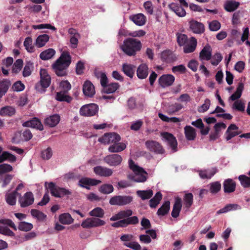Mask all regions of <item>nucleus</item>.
Masks as SVG:
<instances>
[{
    "instance_id": "1",
    "label": "nucleus",
    "mask_w": 250,
    "mask_h": 250,
    "mask_svg": "<svg viewBox=\"0 0 250 250\" xmlns=\"http://www.w3.org/2000/svg\"><path fill=\"white\" fill-rule=\"evenodd\" d=\"M89 215L93 217L87 218L83 221L81 226L84 229H90L104 226L106 223L100 218L104 215V210L100 207H96L89 212Z\"/></svg>"
},
{
    "instance_id": "2",
    "label": "nucleus",
    "mask_w": 250,
    "mask_h": 250,
    "mask_svg": "<svg viewBox=\"0 0 250 250\" xmlns=\"http://www.w3.org/2000/svg\"><path fill=\"white\" fill-rule=\"evenodd\" d=\"M71 63V57L68 51H63L60 57L52 65L55 74L59 77L67 75V70Z\"/></svg>"
},
{
    "instance_id": "3",
    "label": "nucleus",
    "mask_w": 250,
    "mask_h": 250,
    "mask_svg": "<svg viewBox=\"0 0 250 250\" xmlns=\"http://www.w3.org/2000/svg\"><path fill=\"white\" fill-rule=\"evenodd\" d=\"M142 47L140 41L133 38H128L124 40L121 49L127 56H134L141 50Z\"/></svg>"
},
{
    "instance_id": "4",
    "label": "nucleus",
    "mask_w": 250,
    "mask_h": 250,
    "mask_svg": "<svg viewBox=\"0 0 250 250\" xmlns=\"http://www.w3.org/2000/svg\"><path fill=\"white\" fill-rule=\"evenodd\" d=\"M129 167L134 174L128 175V178L135 182L144 183L147 180V173L142 168L136 165L132 159L128 161Z\"/></svg>"
},
{
    "instance_id": "5",
    "label": "nucleus",
    "mask_w": 250,
    "mask_h": 250,
    "mask_svg": "<svg viewBox=\"0 0 250 250\" xmlns=\"http://www.w3.org/2000/svg\"><path fill=\"white\" fill-rule=\"evenodd\" d=\"M46 188L49 190L52 196L56 198H63L71 195L72 192L69 189L57 186L53 182L45 183Z\"/></svg>"
},
{
    "instance_id": "6",
    "label": "nucleus",
    "mask_w": 250,
    "mask_h": 250,
    "mask_svg": "<svg viewBox=\"0 0 250 250\" xmlns=\"http://www.w3.org/2000/svg\"><path fill=\"white\" fill-rule=\"evenodd\" d=\"M41 80L40 84H37L36 85V88L37 90L40 91L39 87L41 86L43 89L42 92L45 91V89L48 87L51 83V77L48 74L47 71L45 69H41L40 70Z\"/></svg>"
},
{
    "instance_id": "7",
    "label": "nucleus",
    "mask_w": 250,
    "mask_h": 250,
    "mask_svg": "<svg viewBox=\"0 0 250 250\" xmlns=\"http://www.w3.org/2000/svg\"><path fill=\"white\" fill-rule=\"evenodd\" d=\"M121 140L120 136L116 133H106L98 139V141L104 145L113 144Z\"/></svg>"
},
{
    "instance_id": "8",
    "label": "nucleus",
    "mask_w": 250,
    "mask_h": 250,
    "mask_svg": "<svg viewBox=\"0 0 250 250\" xmlns=\"http://www.w3.org/2000/svg\"><path fill=\"white\" fill-rule=\"evenodd\" d=\"M133 197L131 196L117 195L112 197L109 200V204L114 206H125L131 203Z\"/></svg>"
},
{
    "instance_id": "9",
    "label": "nucleus",
    "mask_w": 250,
    "mask_h": 250,
    "mask_svg": "<svg viewBox=\"0 0 250 250\" xmlns=\"http://www.w3.org/2000/svg\"><path fill=\"white\" fill-rule=\"evenodd\" d=\"M98 106L95 104L83 105L80 109V114L83 116H93L98 111Z\"/></svg>"
},
{
    "instance_id": "10",
    "label": "nucleus",
    "mask_w": 250,
    "mask_h": 250,
    "mask_svg": "<svg viewBox=\"0 0 250 250\" xmlns=\"http://www.w3.org/2000/svg\"><path fill=\"white\" fill-rule=\"evenodd\" d=\"M162 139L171 147L173 152L177 151V142L173 134L167 132L161 133Z\"/></svg>"
},
{
    "instance_id": "11",
    "label": "nucleus",
    "mask_w": 250,
    "mask_h": 250,
    "mask_svg": "<svg viewBox=\"0 0 250 250\" xmlns=\"http://www.w3.org/2000/svg\"><path fill=\"white\" fill-rule=\"evenodd\" d=\"M123 157L118 154H109L104 158V161L111 167H117L121 165Z\"/></svg>"
},
{
    "instance_id": "12",
    "label": "nucleus",
    "mask_w": 250,
    "mask_h": 250,
    "mask_svg": "<svg viewBox=\"0 0 250 250\" xmlns=\"http://www.w3.org/2000/svg\"><path fill=\"white\" fill-rule=\"evenodd\" d=\"M20 197L19 202L21 208H25L28 207L34 203V197L33 194L31 191L26 192L23 196L19 194Z\"/></svg>"
},
{
    "instance_id": "13",
    "label": "nucleus",
    "mask_w": 250,
    "mask_h": 250,
    "mask_svg": "<svg viewBox=\"0 0 250 250\" xmlns=\"http://www.w3.org/2000/svg\"><path fill=\"white\" fill-rule=\"evenodd\" d=\"M145 145L146 148L151 152L161 154L165 152V150L162 146L158 142L148 140L146 142Z\"/></svg>"
},
{
    "instance_id": "14",
    "label": "nucleus",
    "mask_w": 250,
    "mask_h": 250,
    "mask_svg": "<svg viewBox=\"0 0 250 250\" xmlns=\"http://www.w3.org/2000/svg\"><path fill=\"white\" fill-rule=\"evenodd\" d=\"M188 24L190 30L195 34H200L205 31L204 25L201 22L192 20Z\"/></svg>"
},
{
    "instance_id": "15",
    "label": "nucleus",
    "mask_w": 250,
    "mask_h": 250,
    "mask_svg": "<svg viewBox=\"0 0 250 250\" xmlns=\"http://www.w3.org/2000/svg\"><path fill=\"white\" fill-rule=\"evenodd\" d=\"M93 171L96 175L105 177L111 176L113 173L112 169L101 166L94 167Z\"/></svg>"
},
{
    "instance_id": "16",
    "label": "nucleus",
    "mask_w": 250,
    "mask_h": 250,
    "mask_svg": "<svg viewBox=\"0 0 250 250\" xmlns=\"http://www.w3.org/2000/svg\"><path fill=\"white\" fill-rule=\"evenodd\" d=\"M22 126L24 127L37 128L40 130H42L43 129V125L40 120L36 117L24 122L22 124Z\"/></svg>"
},
{
    "instance_id": "17",
    "label": "nucleus",
    "mask_w": 250,
    "mask_h": 250,
    "mask_svg": "<svg viewBox=\"0 0 250 250\" xmlns=\"http://www.w3.org/2000/svg\"><path fill=\"white\" fill-rule=\"evenodd\" d=\"M212 48L209 44L206 45L199 53V59L201 61H209L211 60Z\"/></svg>"
},
{
    "instance_id": "18",
    "label": "nucleus",
    "mask_w": 250,
    "mask_h": 250,
    "mask_svg": "<svg viewBox=\"0 0 250 250\" xmlns=\"http://www.w3.org/2000/svg\"><path fill=\"white\" fill-rule=\"evenodd\" d=\"M174 80L175 78L172 75H163L159 78V83L162 87H165L171 85Z\"/></svg>"
},
{
    "instance_id": "19",
    "label": "nucleus",
    "mask_w": 250,
    "mask_h": 250,
    "mask_svg": "<svg viewBox=\"0 0 250 250\" xmlns=\"http://www.w3.org/2000/svg\"><path fill=\"white\" fill-rule=\"evenodd\" d=\"M223 186L224 192L230 193L235 190L236 184L232 179L229 178L224 181Z\"/></svg>"
},
{
    "instance_id": "20",
    "label": "nucleus",
    "mask_w": 250,
    "mask_h": 250,
    "mask_svg": "<svg viewBox=\"0 0 250 250\" xmlns=\"http://www.w3.org/2000/svg\"><path fill=\"white\" fill-rule=\"evenodd\" d=\"M238 130V127L236 125L230 124L226 132V134L227 135L226 137V140L229 141L232 138L240 134L241 133V131H239Z\"/></svg>"
},
{
    "instance_id": "21",
    "label": "nucleus",
    "mask_w": 250,
    "mask_h": 250,
    "mask_svg": "<svg viewBox=\"0 0 250 250\" xmlns=\"http://www.w3.org/2000/svg\"><path fill=\"white\" fill-rule=\"evenodd\" d=\"M83 91L84 95L86 96L91 97L95 94V89L93 84L89 81L84 82Z\"/></svg>"
},
{
    "instance_id": "22",
    "label": "nucleus",
    "mask_w": 250,
    "mask_h": 250,
    "mask_svg": "<svg viewBox=\"0 0 250 250\" xmlns=\"http://www.w3.org/2000/svg\"><path fill=\"white\" fill-rule=\"evenodd\" d=\"M168 7L172 11L180 17H185L186 15L185 10L178 3H171L168 4Z\"/></svg>"
},
{
    "instance_id": "23",
    "label": "nucleus",
    "mask_w": 250,
    "mask_h": 250,
    "mask_svg": "<svg viewBox=\"0 0 250 250\" xmlns=\"http://www.w3.org/2000/svg\"><path fill=\"white\" fill-rule=\"evenodd\" d=\"M138 78L140 79H146L148 75V67L146 63H142L138 67L136 70Z\"/></svg>"
},
{
    "instance_id": "24",
    "label": "nucleus",
    "mask_w": 250,
    "mask_h": 250,
    "mask_svg": "<svg viewBox=\"0 0 250 250\" xmlns=\"http://www.w3.org/2000/svg\"><path fill=\"white\" fill-rule=\"evenodd\" d=\"M197 42L195 37H192L189 39V42L185 44L184 47V52L190 53L193 52L197 47Z\"/></svg>"
},
{
    "instance_id": "25",
    "label": "nucleus",
    "mask_w": 250,
    "mask_h": 250,
    "mask_svg": "<svg viewBox=\"0 0 250 250\" xmlns=\"http://www.w3.org/2000/svg\"><path fill=\"white\" fill-rule=\"evenodd\" d=\"M129 19L138 26H143L146 22V17L142 13L130 16Z\"/></svg>"
},
{
    "instance_id": "26",
    "label": "nucleus",
    "mask_w": 250,
    "mask_h": 250,
    "mask_svg": "<svg viewBox=\"0 0 250 250\" xmlns=\"http://www.w3.org/2000/svg\"><path fill=\"white\" fill-rule=\"evenodd\" d=\"M60 121V116L57 114H55L47 117L44 120V123L49 127H54L56 126Z\"/></svg>"
},
{
    "instance_id": "27",
    "label": "nucleus",
    "mask_w": 250,
    "mask_h": 250,
    "mask_svg": "<svg viewBox=\"0 0 250 250\" xmlns=\"http://www.w3.org/2000/svg\"><path fill=\"white\" fill-rule=\"evenodd\" d=\"M126 147V146L125 143L118 142L111 145L109 146L108 150L111 153H118L125 150Z\"/></svg>"
},
{
    "instance_id": "28",
    "label": "nucleus",
    "mask_w": 250,
    "mask_h": 250,
    "mask_svg": "<svg viewBox=\"0 0 250 250\" xmlns=\"http://www.w3.org/2000/svg\"><path fill=\"white\" fill-rule=\"evenodd\" d=\"M18 192L13 191L11 192H7L5 195L6 202L10 206H14L16 204L17 196L19 195Z\"/></svg>"
},
{
    "instance_id": "29",
    "label": "nucleus",
    "mask_w": 250,
    "mask_h": 250,
    "mask_svg": "<svg viewBox=\"0 0 250 250\" xmlns=\"http://www.w3.org/2000/svg\"><path fill=\"white\" fill-rule=\"evenodd\" d=\"M16 114L15 107L7 105L0 109V116L2 117H12Z\"/></svg>"
},
{
    "instance_id": "30",
    "label": "nucleus",
    "mask_w": 250,
    "mask_h": 250,
    "mask_svg": "<svg viewBox=\"0 0 250 250\" xmlns=\"http://www.w3.org/2000/svg\"><path fill=\"white\" fill-rule=\"evenodd\" d=\"M182 206L181 199L178 197L176 198L171 212L172 217L177 218L179 216Z\"/></svg>"
},
{
    "instance_id": "31",
    "label": "nucleus",
    "mask_w": 250,
    "mask_h": 250,
    "mask_svg": "<svg viewBox=\"0 0 250 250\" xmlns=\"http://www.w3.org/2000/svg\"><path fill=\"white\" fill-rule=\"evenodd\" d=\"M135 68V65L128 63H124L122 66V71L127 76L131 78L134 75Z\"/></svg>"
},
{
    "instance_id": "32",
    "label": "nucleus",
    "mask_w": 250,
    "mask_h": 250,
    "mask_svg": "<svg viewBox=\"0 0 250 250\" xmlns=\"http://www.w3.org/2000/svg\"><path fill=\"white\" fill-rule=\"evenodd\" d=\"M11 83L9 80L3 79L0 81V99L7 92Z\"/></svg>"
},
{
    "instance_id": "33",
    "label": "nucleus",
    "mask_w": 250,
    "mask_h": 250,
    "mask_svg": "<svg viewBox=\"0 0 250 250\" xmlns=\"http://www.w3.org/2000/svg\"><path fill=\"white\" fill-rule=\"evenodd\" d=\"M184 130L185 136L188 140L192 141L195 139L196 133L195 129L193 127L187 125L185 127Z\"/></svg>"
},
{
    "instance_id": "34",
    "label": "nucleus",
    "mask_w": 250,
    "mask_h": 250,
    "mask_svg": "<svg viewBox=\"0 0 250 250\" xmlns=\"http://www.w3.org/2000/svg\"><path fill=\"white\" fill-rule=\"evenodd\" d=\"M55 99L58 101L66 102L68 103H71L73 99L71 96L68 95L67 92H64V91L57 92Z\"/></svg>"
},
{
    "instance_id": "35",
    "label": "nucleus",
    "mask_w": 250,
    "mask_h": 250,
    "mask_svg": "<svg viewBox=\"0 0 250 250\" xmlns=\"http://www.w3.org/2000/svg\"><path fill=\"white\" fill-rule=\"evenodd\" d=\"M161 59L163 61L167 63L172 62L176 60V57L169 50L164 51L161 53Z\"/></svg>"
},
{
    "instance_id": "36",
    "label": "nucleus",
    "mask_w": 250,
    "mask_h": 250,
    "mask_svg": "<svg viewBox=\"0 0 250 250\" xmlns=\"http://www.w3.org/2000/svg\"><path fill=\"white\" fill-rule=\"evenodd\" d=\"M170 203L169 201H165L162 206L158 209L157 214L159 216H163L167 215L170 209Z\"/></svg>"
},
{
    "instance_id": "37",
    "label": "nucleus",
    "mask_w": 250,
    "mask_h": 250,
    "mask_svg": "<svg viewBox=\"0 0 250 250\" xmlns=\"http://www.w3.org/2000/svg\"><path fill=\"white\" fill-rule=\"evenodd\" d=\"M49 40V36L47 34L39 35L36 39L35 45L40 48L44 46Z\"/></svg>"
},
{
    "instance_id": "38",
    "label": "nucleus",
    "mask_w": 250,
    "mask_h": 250,
    "mask_svg": "<svg viewBox=\"0 0 250 250\" xmlns=\"http://www.w3.org/2000/svg\"><path fill=\"white\" fill-rule=\"evenodd\" d=\"M244 89V84L243 83H239L236 88V91L229 97V100L235 101L240 98Z\"/></svg>"
},
{
    "instance_id": "39",
    "label": "nucleus",
    "mask_w": 250,
    "mask_h": 250,
    "mask_svg": "<svg viewBox=\"0 0 250 250\" xmlns=\"http://www.w3.org/2000/svg\"><path fill=\"white\" fill-rule=\"evenodd\" d=\"M56 51L52 48L47 49L40 54V58L43 61L48 60L51 59L55 54Z\"/></svg>"
},
{
    "instance_id": "40",
    "label": "nucleus",
    "mask_w": 250,
    "mask_h": 250,
    "mask_svg": "<svg viewBox=\"0 0 250 250\" xmlns=\"http://www.w3.org/2000/svg\"><path fill=\"white\" fill-rule=\"evenodd\" d=\"M59 220L61 223L65 225L71 224L74 221V219L68 213H64L60 215Z\"/></svg>"
},
{
    "instance_id": "41",
    "label": "nucleus",
    "mask_w": 250,
    "mask_h": 250,
    "mask_svg": "<svg viewBox=\"0 0 250 250\" xmlns=\"http://www.w3.org/2000/svg\"><path fill=\"white\" fill-rule=\"evenodd\" d=\"M119 86L120 85L117 83L107 84L105 87H103V91L105 93H112L115 92L119 88Z\"/></svg>"
},
{
    "instance_id": "42",
    "label": "nucleus",
    "mask_w": 250,
    "mask_h": 250,
    "mask_svg": "<svg viewBox=\"0 0 250 250\" xmlns=\"http://www.w3.org/2000/svg\"><path fill=\"white\" fill-rule=\"evenodd\" d=\"M162 199V194L157 192L155 196L149 200V206L151 208H156Z\"/></svg>"
},
{
    "instance_id": "43",
    "label": "nucleus",
    "mask_w": 250,
    "mask_h": 250,
    "mask_svg": "<svg viewBox=\"0 0 250 250\" xmlns=\"http://www.w3.org/2000/svg\"><path fill=\"white\" fill-rule=\"evenodd\" d=\"M208 186L209 187V191L212 194H217L221 188V184L218 181L212 182Z\"/></svg>"
},
{
    "instance_id": "44",
    "label": "nucleus",
    "mask_w": 250,
    "mask_h": 250,
    "mask_svg": "<svg viewBox=\"0 0 250 250\" xmlns=\"http://www.w3.org/2000/svg\"><path fill=\"white\" fill-rule=\"evenodd\" d=\"M184 204L187 209L189 208L193 204V196L191 193L185 194L183 198Z\"/></svg>"
},
{
    "instance_id": "45",
    "label": "nucleus",
    "mask_w": 250,
    "mask_h": 250,
    "mask_svg": "<svg viewBox=\"0 0 250 250\" xmlns=\"http://www.w3.org/2000/svg\"><path fill=\"white\" fill-rule=\"evenodd\" d=\"M137 194L143 200L150 199L153 195V191L151 189L146 190H138Z\"/></svg>"
},
{
    "instance_id": "46",
    "label": "nucleus",
    "mask_w": 250,
    "mask_h": 250,
    "mask_svg": "<svg viewBox=\"0 0 250 250\" xmlns=\"http://www.w3.org/2000/svg\"><path fill=\"white\" fill-rule=\"evenodd\" d=\"M31 214L39 221H43L46 217V215L44 213L36 209H32Z\"/></svg>"
},
{
    "instance_id": "47",
    "label": "nucleus",
    "mask_w": 250,
    "mask_h": 250,
    "mask_svg": "<svg viewBox=\"0 0 250 250\" xmlns=\"http://www.w3.org/2000/svg\"><path fill=\"white\" fill-rule=\"evenodd\" d=\"M238 179L242 187L245 188H250V177L245 175H240L238 177Z\"/></svg>"
},
{
    "instance_id": "48",
    "label": "nucleus",
    "mask_w": 250,
    "mask_h": 250,
    "mask_svg": "<svg viewBox=\"0 0 250 250\" xmlns=\"http://www.w3.org/2000/svg\"><path fill=\"white\" fill-rule=\"evenodd\" d=\"M239 2L231 0L226 3L225 6V9L228 12H233L239 6Z\"/></svg>"
},
{
    "instance_id": "49",
    "label": "nucleus",
    "mask_w": 250,
    "mask_h": 250,
    "mask_svg": "<svg viewBox=\"0 0 250 250\" xmlns=\"http://www.w3.org/2000/svg\"><path fill=\"white\" fill-rule=\"evenodd\" d=\"M216 172V169L213 168L211 170L201 171L199 176L202 179H210Z\"/></svg>"
},
{
    "instance_id": "50",
    "label": "nucleus",
    "mask_w": 250,
    "mask_h": 250,
    "mask_svg": "<svg viewBox=\"0 0 250 250\" xmlns=\"http://www.w3.org/2000/svg\"><path fill=\"white\" fill-rule=\"evenodd\" d=\"M33 228L32 224L25 221L20 222L18 226V229L22 231H29Z\"/></svg>"
},
{
    "instance_id": "51",
    "label": "nucleus",
    "mask_w": 250,
    "mask_h": 250,
    "mask_svg": "<svg viewBox=\"0 0 250 250\" xmlns=\"http://www.w3.org/2000/svg\"><path fill=\"white\" fill-rule=\"evenodd\" d=\"M99 190L103 194H107L113 191L114 188L111 184H105L100 187Z\"/></svg>"
},
{
    "instance_id": "52",
    "label": "nucleus",
    "mask_w": 250,
    "mask_h": 250,
    "mask_svg": "<svg viewBox=\"0 0 250 250\" xmlns=\"http://www.w3.org/2000/svg\"><path fill=\"white\" fill-rule=\"evenodd\" d=\"M95 76L97 78L100 79V83L103 88L107 85L108 79L105 73L97 72L95 73Z\"/></svg>"
},
{
    "instance_id": "53",
    "label": "nucleus",
    "mask_w": 250,
    "mask_h": 250,
    "mask_svg": "<svg viewBox=\"0 0 250 250\" xmlns=\"http://www.w3.org/2000/svg\"><path fill=\"white\" fill-rule=\"evenodd\" d=\"M176 38L177 42L180 46L185 45L188 42V37L186 34L177 33Z\"/></svg>"
},
{
    "instance_id": "54",
    "label": "nucleus",
    "mask_w": 250,
    "mask_h": 250,
    "mask_svg": "<svg viewBox=\"0 0 250 250\" xmlns=\"http://www.w3.org/2000/svg\"><path fill=\"white\" fill-rule=\"evenodd\" d=\"M32 39L30 37L26 38L24 41L23 45L26 50L29 52H33L34 50V47L32 45Z\"/></svg>"
},
{
    "instance_id": "55",
    "label": "nucleus",
    "mask_w": 250,
    "mask_h": 250,
    "mask_svg": "<svg viewBox=\"0 0 250 250\" xmlns=\"http://www.w3.org/2000/svg\"><path fill=\"white\" fill-rule=\"evenodd\" d=\"M23 64V61L21 59L16 60L13 65L12 72L15 74L18 73L21 70Z\"/></svg>"
},
{
    "instance_id": "56",
    "label": "nucleus",
    "mask_w": 250,
    "mask_h": 250,
    "mask_svg": "<svg viewBox=\"0 0 250 250\" xmlns=\"http://www.w3.org/2000/svg\"><path fill=\"white\" fill-rule=\"evenodd\" d=\"M210 62L212 65L216 66L223 59V57L220 53H216L214 55H211Z\"/></svg>"
},
{
    "instance_id": "57",
    "label": "nucleus",
    "mask_w": 250,
    "mask_h": 250,
    "mask_svg": "<svg viewBox=\"0 0 250 250\" xmlns=\"http://www.w3.org/2000/svg\"><path fill=\"white\" fill-rule=\"evenodd\" d=\"M60 87L61 89V91L68 93L71 88V85L68 81H62L60 83Z\"/></svg>"
},
{
    "instance_id": "58",
    "label": "nucleus",
    "mask_w": 250,
    "mask_h": 250,
    "mask_svg": "<svg viewBox=\"0 0 250 250\" xmlns=\"http://www.w3.org/2000/svg\"><path fill=\"white\" fill-rule=\"evenodd\" d=\"M12 178L13 175L9 174H5L3 177L0 178L2 182V188L6 187L10 183Z\"/></svg>"
},
{
    "instance_id": "59",
    "label": "nucleus",
    "mask_w": 250,
    "mask_h": 250,
    "mask_svg": "<svg viewBox=\"0 0 250 250\" xmlns=\"http://www.w3.org/2000/svg\"><path fill=\"white\" fill-rule=\"evenodd\" d=\"M25 88L24 85L21 81L15 82L12 86L11 89L13 91H21Z\"/></svg>"
},
{
    "instance_id": "60",
    "label": "nucleus",
    "mask_w": 250,
    "mask_h": 250,
    "mask_svg": "<svg viewBox=\"0 0 250 250\" xmlns=\"http://www.w3.org/2000/svg\"><path fill=\"white\" fill-rule=\"evenodd\" d=\"M245 108V104L241 100L236 101L233 104V108L239 111H244Z\"/></svg>"
},
{
    "instance_id": "61",
    "label": "nucleus",
    "mask_w": 250,
    "mask_h": 250,
    "mask_svg": "<svg viewBox=\"0 0 250 250\" xmlns=\"http://www.w3.org/2000/svg\"><path fill=\"white\" fill-rule=\"evenodd\" d=\"M210 105V101L208 99H206L205 100L204 104L200 106L198 111L200 113H204L207 111L209 108Z\"/></svg>"
},
{
    "instance_id": "62",
    "label": "nucleus",
    "mask_w": 250,
    "mask_h": 250,
    "mask_svg": "<svg viewBox=\"0 0 250 250\" xmlns=\"http://www.w3.org/2000/svg\"><path fill=\"white\" fill-rule=\"evenodd\" d=\"M32 63L28 62L26 63L22 72L23 76L24 77L30 76L31 74V67H32Z\"/></svg>"
},
{
    "instance_id": "63",
    "label": "nucleus",
    "mask_w": 250,
    "mask_h": 250,
    "mask_svg": "<svg viewBox=\"0 0 250 250\" xmlns=\"http://www.w3.org/2000/svg\"><path fill=\"white\" fill-rule=\"evenodd\" d=\"M2 154L4 161L8 160L10 162H15L16 161V156L7 151H3Z\"/></svg>"
},
{
    "instance_id": "64",
    "label": "nucleus",
    "mask_w": 250,
    "mask_h": 250,
    "mask_svg": "<svg viewBox=\"0 0 250 250\" xmlns=\"http://www.w3.org/2000/svg\"><path fill=\"white\" fill-rule=\"evenodd\" d=\"M12 167L9 164H3L0 165V175L10 172L12 171Z\"/></svg>"
}]
</instances>
